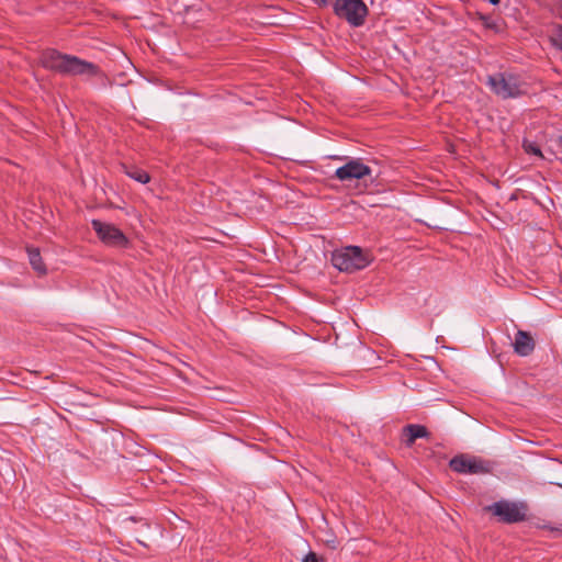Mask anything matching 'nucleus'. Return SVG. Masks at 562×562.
Masks as SVG:
<instances>
[{"label": "nucleus", "instance_id": "f257e3e1", "mask_svg": "<svg viewBox=\"0 0 562 562\" xmlns=\"http://www.w3.org/2000/svg\"><path fill=\"white\" fill-rule=\"evenodd\" d=\"M41 65L66 76L94 77L99 74V67L90 61L76 56L61 54L56 49H46L41 54Z\"/></svg>", "mask_w": 562, "mask_h": 562}, {"label": "nucleus", "instance_id": "f03ea898", "mask_svg": "<svg viewBox=\"0 0 562 562\" xmlns=\"http://www.w3.org/2000/svg\"><path fill=\"white\" fill-rule=\"evenodd\" d=\"M371 262L367 251L358 246H347L331 254V263L339 271L352 273L364 269Z\"/></svg>", "mask_w": 562, "mask_h": 562}, {"label": "nucleus", "instance_id": "7ed1b4c3", "mask_svg": "<svg viewBox=\"0 0 562 562\" xmlns=\"http://www.w3.org/2000/svg\"><path fill=\"white\" fill-rule=\"evenodd\" d=\"M503 524H517L527 519L528 505L525 502L497 501L484 508Z\"/></svg>", "mask_w": 562, "mask_h": 562}, {"label": "nucleus", "instance_id": "20e7f679", "mask_svg": "<svg viewBox=\"0 0 562 562\" xmlns=\"http://www.w3.org/2000/svg\"><path fill=\"white\" fill-rule=\"evenodd\" d=\"M485 83L502 99H514L524 93L519 77L513 74L497 72L490 75Z\"/></svg>", "mask_w": 562, "mask_h": 562}, {"label": "nucleus", "instance_id": "39448f33", "mask_svg": "<svg viewBox=\"0 0 562 562\" xmlns=\"http://www.w3.org/2000/svg\"><path fill=\"white\" fill-rule=\"evenodd\" d=\"M334 12L345 19L351 26L359 27L366 22L368 7L362 0H336Z\"/></svg>", "mask_w": 562, "mask_h": 562}, {"label": "nucleus", "instance_id": "423d86ee", "mask_svg": "<svg viewBox=\"0 0 562 562\" xmlns=\"http://www.w3.org/2000/svg\"><path fill=\"white\" fill-rule=\"evenodd\" d=\"M91 226L100 240L106 246L125 248L128 245L127 237L120 228L113 224L104 223L100 220H92Z\"/></svg>", "mask_w": 562, "mask_h": 562}, {"label": "nucleus", "instance_id": "0eeeda50", "mask_svg": "<svg viewBox=\"0 0 562 562\" xmlns=\"http://www.w3.org/2000/svg\"><path fill=\"white\" fill-rule=\"evenodd\" d=\"M452 471L462 474H479L490 471L488 463L475 457H465L463 454L452 458L449 462Z\"/></svg>", "mask_w": 562, "mask_h": 562}, {"label": "nucleus", "instance_id": "6e6552de", "mask_svg": "<svg viewBox=\"0 0 562 562\" xmlns=\"http://www.w3.org/2000/svg\"><path fill=\"white\" fill-rule=\"evenodd\" d=\"M371 175V168L364 165L361 159H350L335 171V178L345 182L360 180Z\"/></svg>", "mask_w": 562, "mask_h": 562}, {"label": "nucleus", "instance_id": "1a4fd4ad", "mask_svg": "<svg viewBox=\"0 0 562 562\" xmlns=\"http://www.w3.org/2000/svg\"><path fill=\"white\" fill-rule=\"evenodd\" d=\"M535 339L530 333L518 330L513 341L514 351L520 357H527L535 350Z\"/></svg>", "mask_w": 562, "mask_h": 562}, {"label": "nucleus", "instance_id": "9d476101", "mask_svg": "<svg viewBox=\"0 0 562 562\" xmlns=\"http://www.w3.org/2000/svg\"><path fill=\"white\" fill-rule=\"evenodd\" d=\"M404 436L406 437L405 443L407 447L413 446L416 439L427 438L429 432L423 425L409 424L403 428Z\"/></svg>", "mask_w": 562, "mask_h": 562}, {"label": "nucleus", "instance_id": "9b49d317", "mask_svg": "<svg viewBox=\"0 0 562 562\" xmlns=\"http://www.w3.org/2000/svg\"><path fill=\"white\" fill-rule=\"evenodd\" d=\"M30 265L40 274H46V267L42 260L38 248H27Z\"/></svg>", "mask_w": 562, "mask_h": 562}, {"label": "nucleus", "instance_id": "f8f14e48", "mask_svg": "<svg viewBox=\"0 0 562 562\" xmlns=\"http://www.w3.org/2000/svg\"><path fill=\"white\" fill-rule=\"evenodd\" d=\"M125 173L133 180L139 182V183H148L150 181V176L143 169L136 167V166H124Z\"/></svg>", "mask_w": 562, "mask_h": 562}, {"label": "nucleus", "instance_id": "ddd939ff", "mask_svg": "<svg viewBox=\"0 0 562 562\" xmlns=\"http://www.w3.org/2000/svg\"><path fill=\"white\" fill-rule=\"evenodd\" d=\"M522 147L527 154H532L542 157L541 150L536 143L525 140Z\"/></svg>", "mask_w": 562, "mask_h": 562}, {"label": "nucleus", "instance_id": "4468645a", "mask_svg": "<svg viewBox=\"0 0 562 562\" xmlns=\"http://www.w3.org/2000/svg\"><path fill=\"white\" fill-rule=\"evenodd\" d=\"M302 562H325L322 558H319L315 552H308Z\"/></svg>", "mask_w": 562, "mask_h": 562}, {"label": "nucleus", "instance_id": "2eb2a0df", "mask_svg": "<svg viewBox=\"0 0 562 562\" xmlns=\"http://www.w3.org/2000/svg\"><path fill=\"white\" fill-rule=\"evenodd\" d=\"M553 43L557 47L562 50V26L557 30L555 36L553 38Z\"/></svg>", "mask_w": 562, "mask_h": 562}, {"label": "nucleus", "instance_id": "dca6fc26", "mask_svg": "<svg viewBox=\"0 0 562 562\" xmlns=\"http://www.w3.org/2000/svg\"><path fill=\"white\" fill-rule=\"evenodd\" d=\"M550 531L554 532L557 537H561L562 536V529L561 528H553V527H548Z\"/></svg>", "mask_w": 562, "mask_h": 562}, {"label": "nucleus", "instance_id": "f3484780", "mask_svg": "<svg viewBox=\"0 0 562 562\" xmlns=\"http://www.w3.org/2000/svg\"><path fill=\"white\" fill-rule=\"evenodd\" d=\"M328 0H315V2H317L318 4H326Z\"/></svg>", "mask_w": 562, "mask_h": 562}, {"label": "nucleus", "instance_id": "a211bd4d", "mask_svg": "<svg viewBox=\"0 0 562 562\" xmlns=\"http://www.w3.org/2000/svg\"><path fill=\"white\" fill-rule=\"evenodd\" d=\"M492 4L496 5L499 3L501 0H488Z\"/></svg>", "mask_w": 562, "mask_h": 562}, {"label": "nucleus", "instance_id": "6ab92c4d", "mask_svg": "<svg viewBox=\"0 0 562 562\" xmlns=\"http://www.w3.org/2000/svg\"><path fill=\"white\" fill-rule=\"evenodd\" d=\"M559 146H560V148L562 150V137H560V139H559Z\"/></svg>", "mask_w": 562, "mask_h": 562}]
</instances>
